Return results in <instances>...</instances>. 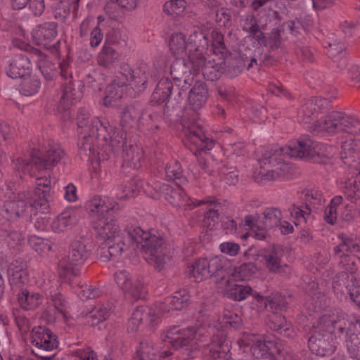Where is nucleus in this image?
<instances>
[{"instance_id":"nucleus-1","label":"nucleus","mask_w":360,"mask_h":360,"mask_svg":"<svg viewBox=\"0 0 360 360\" xmlns=\"http://www.w3.org/2000/svg\"><path fill=\"white\" fill-rule=\"evenodd\" d=\"M114 226V224L105 225L103 223L98 227L102 237L112 240L108 250L102 248L101 257L104 262L116 258L131 249L135 252L140 249L145 254L146 260L159 271L170 260L169 252L160 235L144 231L139 226L132 225L117 232Z\"/></svg>"},{"instance_id":"nucleus-2","label":"nucleus","mask_w":360,"mask_h":360,"mask_svg":"<svg viewBox=\"0 0 360 360\" xmlns=\"http://www.w3.org/2000/svg\"><path fill=\"white\" fill-rule=\"evenodd\" d=\"M333 150L332 146L314 141L309 136H302L285 146H261L255 152L258 162L261 165L269 166L266 169L261 167L255 179L257 182L264 183L279 178H288L291 166L285 162V158H305L319 162L322 161V158L332 156Z\"/></svg>"},{"instance_id":"nucleus-3","label":"nucleus","mask_w":360,"mask_h":360,"mask_svg":"<svg viewBox=\"0 0 360 360\" xmlns=\"http://www.w3.org/2000/svg\"><path fill=\"white\" fill-rule=\"evenodd\" d=\"M35 184L33 191L13 194L0 205V239L8 245H18L23 239L17 224L27 216L30 210L39 208L45 210L49 207L51 191L49 177H38Z\"/></svg>"},{"instance_id":"nucleus-4","label":"nucleus","mask_w":360,"mask_h":360,"mask_svg":"<svg viewBox=\"0 0 360 360\" xmlns=\"http://www.w3.org/2000/svg\"><path fill=\"white\" fill-rule=\"evenodd\" d=\"M89 111L85 108L79 110L77 125L82 129V136L79 142V154L91 162L101 161L109 158V151H117L124 143L125 134L115 128L109 130V122L105 119L94 117L90 122Z\"/></svg>"},{"instance_id":"nucleus-5","label":"nucleus","mask_w":360,"mask_h":360,"mask_svg":"<svg viewBox=\"0 0 360 360\" xmlns=\"http://www.w3.org/2000/svg\"><path fill=\"white\" fill-rule=\"evenodd\" d=\"M346 315L334 309L323 314L313 325V334L308 340L312 353L325 356L333 354L337 348L336 338L346 328Z\"/></svg>"},{"instance_id":"nucleus-6","label":"nucleus","mask_w":360,"mask_h":360,"mask_svg":"<svg viewBox=\"0 0 360 360\" xmlns=\"http://www.w3.org/2000/svg\"><path fill=\"white\" fill-rule=\"evenodd\" d=\"M316 114V108H313V104L308 101L298 111L299 121L304 124H312V126L307 127L317 134L326 133L333 135L346 132L357 134L360 132V120L351 115L340 111H331L320 120L314 122Z\"/></svg>"},{"instance_id":"nucleus-7","label":"nucleus","mask_w":360,"mask_h":360,"mask_svg":"<svg viewBox=\"0 0 360 360\" xmlns=\"http://www.w3.org/2000/svg\"><path fill=\"white\" fill-rule=\"evenodd\" d=\"M155 77L144 62L139 63L135 70H132L127 65L123 66L121 75L117 77L106 87L103 98L104 105L116 106L117 101L122 97L124 91L130 97H136L146 89L149 78Z\"/></svg>"},{"instance_id":"nucleus-8","label":"nucleus","mask_w":360,"mask_h":360,"mask_svg":"<svg viewBox=\"0 0 360 360\" xmlns=\"http://www.w3.org/2000/svg\"><path fill=\"white\" fill-rule=\"evenodd\" d=\"M65 158L64 150L58 143L52 140H44L38 148H32L30 160L18 158L13 160V163L15 169L20 174L34 176L37 175V172L49 169L60 163Z\"/></svg>"},{"instance_id":"nucleus-9","label":"nucleus","mask_w":360,"mask_h":360,"mask_svg":"<svg viewBox=\"0 0 360 360\" xmlns=\"http://www.w3.org/2000/svg\"><path fill=\"white\" fill-rule=\"evenodd\" d=\"M213 52L219 56L217 59H212L205 63V58L202 50L195 48V51L188 55V59L192 66L197 72L202 70L205 79L212 82L218 81L221 79L225 73V44L224 43V35L221 34H213Z\"/></svg>"},{"instance_id":"nucleus-10","label":"nucleus","mask_w":360,"mask_h":360,"mask_svg":"<svg viewBox=\"0 0 360 360\" xmlns=\"http://www.w3.org/2000/svg\"><path fill=\"white\" fill-rule=\"evenodd\" d=\"M120 209L118 204L112 201L108 197L95 196L87 205V210L91 215L95 217L97 219L94 223V229L96 231V237L100 240H103L105 243V250L108 249L109 245L112 243V240L108 238L102 237L100 234V224H114L117 232H121V230L115 220L117 211Z\"/></svg>"},{"instance_id":"nucleus-11","label":"nucleus","mask_w":360,"mask_h":360,"mask_svg":"<svg viewBox=\"0 0 360 360\" xmlns=\"http://www.w3.org/2000/svg\"><path fill=\"white\" fill-rule=\"evenodd\" d=\"M225 262L222 256H214L210 259L200 258L190 267V275L196 282L211 277L217 290L225 297Z\"/></svg>"},{"instance_id":"nucleus-12","label":"nucleus","mask_w":360,"mask_h":360,"mask_svg":"<svg viewBox=\"0 0 360 360\" xmlns=\"http://www.w3.org/2000/svg\"><path fill=\"white\" fill-rule=\"evenodd\" d=\"M341 242L334 248V252L337 257H340V264L343 271L338 274L334 281L333 288L337 286H345L347 283H352V277L353 281L356 280L353 275L356 269L355 257L345 252L357 253L360 252V239L340 238Z\"/></svg>"},{"instance_id":"nucleus-13","label":"nucleus","mask_w":360,"mask_h":360,"mask_svg":"<svg viewBox=\"0 0 360 360\" xmlns=\"http://www.w3.org/2000/svg\"><path fill=\"white\" fill-rule=\"evenodd\" d=\"M356 145L354 140L345 141L342 144L341 158L345 164L349 165L350 172L353 175L351 178L341 181L340 189L347 200L354 202L360 198V157L355 160Z\"/></svg>"},{"instance_id":"nucleus-14","label":"nucleus","mask_w":360,"mask_h":360,"mask_svg":"<svg viewBox=\"0 0 360 360\" xmlns=\"http://www.w3.org/2000/svg\"><path fill=\"white\" fill-rule=\"evenodd\" d=\"M238 344L240 348L250 347L251 354L257 359L274 356L275 352H277V360H300L297 355L290 350L281 352L277 348L275 341L267 336L244 334L238 341Z\"/></svg>"},{"instance_id":"nucleus-15","label":"nucleus","mask_w":360,"mask_h":360,"mask_svg":"<svg viewBox=\"0 0 360 360\" xmlns=\"http://www.w3.org/2000/svg\"><path fill=\"white\" fill-rule=\"evenodd\" d=\"M184 144L196 157L198 165L202 172H207L208 165L207 159L202 152L210 150L214 146L213 141L208 138L204 133L203 126L193 122H185L184 124Z\"/></svg>"},{"instance_id":"nucleus-16","label":"nucleus","mask_w":360,"mask_h":360,"mask_svg":"<svg viewBox=\"0 0 360 360\" xmlns=\"http://www.w3.org/2000/svg\"><path fill=\"white\" fill-rule=\"evenodd\" d=\"M90 255V250L84 242L73 241L69 248L67 257L58 263V274L61 279L70 282L79 274L80 267Z\"/></svg>"},{"instance_id":"nucleus-17","label":"nucleus","mask_w":360,"mask_h":360,"mask_svg":"<svg viewBox=\"0 0 360 360\" xmlns=\"http://www.w3.org/2000/svg\"><path fill=\"white\" fill-rule=\"evenodd\" d=\"M208 39L206 35L201 31L195 30L186 40L185 35L181 32L172 34L169 46L172 53L176 57L187 56L186 50L188 49L189 55L195 51V48L199 50L204 49L207 46Z\"/></svg>"},{"instance_id":"nucleus-18","label":"nucleus","mask_w":360,"mask_h":360,"mask_svg":"<svg viewBox=\"0 0 360 360\" xmlns=\"http://www.w3.org/2000/svg\"><path fill=\"white\" fill-rule=\"evenodd\" d=\"M198 335H200V330L194 327L181 328L179 326H173L166 331L163 340L175 349L186 351L188 357L193 358L191 343Z\"/></svg>"},{"instance_id":"nucleus-19","label":"nucleus","mask_w":360,"mask_h":360,"mask_svg":"<svg viewBox=\"0 0 360 360\" xmlns=\"http://www.w3.org/2000/svg\"><path fill=\"white\" fill-rule=\"evenodd\" d=\"M152 186L157 193L162 195L174 207H183L184 210H192L196 207V200L188 197L179 184L172 187L167 184L155 181Z\"/></svg>"},{"instance_id":"nucleus-20","label":"nucleus","mask_w":360,"mask_h":360,"mask_svg":"<svg viewBox=\"0 0 360 360\" xmlns=\"http://www.w3.org/2000/svg\"><path fill=\"white\" fill-rule=\"evenodd\" d=\"M208 96V91L205 84L203 82H196L193 88L189 91L188 105L190 112H186V115L182 120V128L185 122H193L196 126L197 123L202 122L198 120V110L205 103Z\"/></svg>"},{"instance_id":"nucleus-21","label":"nucleus","mask_w":360,"mask_h":360,"mask_svg":"<svg viewBox=\"0 0 360 360\" xmlns=\"http://www.w3.org/2000/svg\"><path fill=\"white\" fill-rule=\"evenodd\" d=\"M197 73V70H194L191 61L188 59V55L186 57H176L170 67V74L175 82L176 86H179L180 84L176 82L184 81V85L181 88H178V96L181 97L183 93L192 84L193 77L192 74Z\"/></svg>"},{"instance_id":"nucleus-22","label":"nucleus","mask_w":360,"mask_h":360,"mask_svg":"<svg viewBox=\"0 0 360 360\" xmlns=\"http://www.w3.org/2000/svg\"><path fill=\"white\" fill-rule=\"evenodd\" d=\"M115 281L123 292L135 300L144 299L146 290L142 278H133L131 274L127 270L117 271L114 275Z\"/></svg>"},{"instance_id":"nucleus-23","label":"nucleus","mask_w":360,"mask_h":360,"mask_svg":"<svg viewBox=\"0 0 360 360\" xmlns=\"http://www.w3.org/2000/svg\"><path fill=\"white\" fill-rule=\"evenodd\" d=\"M56 286L51 285L50 281L48 283L44 281V284L41 285V288L46 295L47 303H50L47 313L56 319H65L68 317L69 302Z\"/></svg>"},{"instance_id":"nucleus-24","label":"nucleus","mask_w":360,"mask_h":360,"mask_svg":"<svg viewBox=\"0 0 360 360\" xmlns=\"http://www.w3.org/2000/svg\"><path fill=\"white\" fill-rule=\"evenodd\" d=\"M56 27V23L54 22H48L37 26L31 32L33 42L50 50L54 54L58 53L60 41H54L57 36Z\"/></svg>"},{"instance_id":"nucleus-25","label":"nucleus","mask_w":360,"mask_h":360,"mask_svg":"<svg viewBox=\"0 0 360 360\" xmlns=\"http://www.w3.org/2000/svg\"><path fill=\"white\" fill-rule=\"evenodd\" d=\"M284 250L278 245L269 246L261 251V261L271 273H287L289 266L283 262Z\"/></svg>"},{"instance_id":"nucleus-26","label":"nucleus","mask_w":360,"mask_h":360,"mask_svg":"<svg viewBox=\"0 0 360 360\" xmlns=\"http://www.w3.org/2000/svg\"><path fill=\"white\" fill-rule=\"evenodd\" d=\"M120 127H112L108 125V129H123L126 131L127 128H131L137 126V124H144L145 113L143 108L138 103H131L120 108Z\"/></svg>"},{"instance_id":"nucleus-27","label":"nucleus","mask_w":360,"mask_h":360,"mask_svg":"<svg viewBox=\"0 0 360 360\" xmlns=\"http://www.w3.org/2000/svg\"><path fill=\"white\" fill-rule=\"evenodd\" d=\"M122 130L125 134V140L124 143L122 146L121 149L115 151V150H110L109 151V158H111L112 155L118 154L120 152L122 153V158H123V163H122V168L124 169V172L128 168H131L133 169H137L140 168L142 165V161L143 158V149L138 146H133L130 145L129 147L126 148V150H124V146L126 144V140H127V132ZM107 160H101V161H96L97 162H101L103 161Z\"/></svg>"},{"instance_id":"nucleus-28","label":"nucleus","mask_w":360,"mask_h":360,"mask_svg":"<svg viewBox=\"0 0 360 360\" xmlns=\"http://www.w3.org/2000/svg\"><path fill=\"white\" fill-rule=\"evenodd\" d=\"M31 342L32 345L44 351H52L58 344L56 336L45 326L34 327L32 330Z\"/></svg>"},{"instance_id":"nucleus-29","label":"nucleus","mask_w":360,"mask_h":360,"mask_svg":"<svg viewBox=\"0 0 360 360\" xmlns=\"http://www.w3.org/2000/svg\"><path fill=\"white\" fill-rule=\"evenodd\" d=\"M31 58L27 54H16L8 61L6 72L8 77L18 79L29 75L32 70Z\"/></svg>"},{"instance_id":"nucleus-30","label":"nucleus","mask_w":360,"mask_h":360,"mask_svg":"<svg viewBox=\"0 0 360 360\" xmlns=\"http://www.w3.org/2000/svg\"><path fill=\"white\" fill-rule=\"evenodd\" d=\"M25 267V264L18 260L13 261L8 266V281L13 293L18 292L21 288H27L25 284L28 282V274Z\"/></svg>"},{"instance_id":"nucleus-31","label":"nucleus","mask_w":360,"mask_h":360,"mask_svg":"<svg viewBox=\"0 0 360 360\" xmlns=\"http://www.w3.org/2000/svg\"><path fill=\"white\" fill-rule=\"evenodd\" d=\"M158 318L159 315L155 307H138L131 315L127 329L131 332H135L143 321L149 324H153Z\"/></svg>"},{"instance_id":"nucleus-32","label":"nucleus","mask_w":360,"mask_h":360,"mask_svg":"<svg viewBox=\"0 0 360 360\" xmlns=\"http://www.w3.org/2000/svg\"><path fill=\"white\" fill-rule=\"evenodd\" d=\"M190 295L186 290L175 292L172 296L167 297L162 303L155 306L159 316L172 310H181L187 306Z\"/></svg>"},{"instance_id":"nucleus-33","label":"nucleus","mask_w":360,"mask_h":360,"mask_svg":"<svg viewBox=\"0 0 360 360\" xmlns=\"http://www.w3.org/2000/svg\"><path fill=\"white\" fill-rule=\"evenodd\" d=\"M170 354L172 353L169 351L160 352V347L158 345L150 341L144 340L140 343L133 360H161Z\"/></svg>"},{"instance_id":"nucleus-34","label":"nucleus","mask_w":360,"mask_h":360,"mask_svg":"<svg viewBox=\"0 0 360 360\" xmlns=\"http://www.w3.org/2000/svg\"><path fill=\"white\" fill-rule=\"evenodd\" d=\"M15 294L18 305L25 310L35 309L43 302V297L40 293L30 290L27 288H21Z\"/></svg>"},{"instance_id":"nucleus-35","label":"nucleus","mask_w":360,"mask_h":360,"mask_svg":"<svg viewBox=\"0 0 360 360\" xmlns=\"http://www.w3.org/2000/svg\"><path fill=\"white\" fill-rule=\"evenodd\" d=\"M206 205V210L203 212L202 225L207 227L215 226L219 222V213L224 210L223 205L217 202H209L196 200V206Z\"/></svg>"},{"instance_id":"nucleus-36","label":"nucleus","mask_w":360,"mask_h":360,"mask_svg":"<svg viewBox=\"0 0 360 360\" xmlns=\"http://www.w3.org/2000/svg\"><path fill=\"white\" fill-rule=\"evenodd\" d=\"M327 43L328 45V56L337 64L338 68H345L347 65V60L345 57V44L341 40L333 39Z\"/></svg>"},{"instance_id":"nucleus-37","label":"nucleus","mask_w":360,"mask_h":360,"mask_svg":"<svg viewBox=\"0 0 360 360\" xmlns=\"http://www.w3.org/2000/svg\"><path fill=\"white\" fill-rule=\"evenodd\" d=\"M82 96V92L75 88L71 79L66 81L63 89V96L60 100L58 108L66 111L71 105L77 102Z\"/></svg>"},{"instance_id":"nucleus-38","label":"nucleus","mask_w":360,"mask_h":360,"mask_svg":"<svg viewBox=\"0 0 360 360\" xmlns=\"http://www.w3.org/2000/svg\"><path fill=\"white\" fill-rule=\"evenodd\" d=\"M173 84L167 78H162L151 95L150 103L152 105H160L168 101L171 96Z\"/></svg>"},{"instance_id":"nucleus-39","label":"nucleus","mask_w":360,"mask_h":360,"mask_svg":"<svg viewBox=\"0 0 360 360\" xmlns=\"http://www.w3.org/2000/svg\"><path fill=\"white\" fill-rule=\"evenodd\" d=\"M306 210L311 212L319 210L325 203L323 193L317 188H313L304 191V198Z\"/></svg>"},{"instance_id":"nucleus-40","label":"nucleus","mask_w":360,"mask_h":360,"mask_svg":"<svg viewBox=\"0 0 360 360\" xmlns=\"http://www.w3.org/2000/svg\"><path fill=\"white\" fill-rule=\"evenodd\" d=\"M246 63H248L247 65L248 70L253 67L254 64H257V60L252 57L251 54L248 56L247 53H245L240 56L239 59L236 58L235 60L232 61L231 64L230 63L228 72H226V76L230 77L237 76L242 72L243 68L246 65Z\"/></svg>"},{"instance_id":"nucleus-41","label":"nucleus","mask_w":360,"mask_h":360,"mask_svg":"<svg viewBox=\"0 0 360 360\" xmlns=\"http://www.w3.org/2000/svg\"><path fill=\"white\" fill-rule=\"evenodd\" d=\"M131 189L124 190L122 193H115V195L117 199L124 200L129 198H133L137 195L142 190L145 192L148 191V188L153 185L150 183L145 184L139 176H134L131 179Z\"/></svg>"},{"instance_id":"nucleus-42","label":"nucleus","mask_w":360,"mask_h":360,"mask_svg":"<svg viewBox=\"0 0 360 360\" xmlns=\"http://www.w3.org/2000/svg\"><path fill=\"white\" fill-rule=\"evenodd\" d=\"M76 221V216L73 210H67L58 216L52 223V229L56 232L63 231L66 228L72 226Z\"/></svg>"},{"instance_id":"nucleus-43","label":"nucleus","mask_w":360,"mask_h":360,"mask_svg":"<svg viewBox=\"0 0 360 360\" xmlns=\"http://www.w3.org/2000/svg\"><path fill=\"white\" fill-rule=\"evenodd\" d=\"M165 178L168 181H175L176 184L186 182V178L184 174L182 167L177 161L169 162L165 167Z\"/></svg>"},{"instance_id":"nucleus-44","label":"nucleus","mask_w":360,"mask_h":360,"mask_svg":"<svg viewBox=\"0 0 360 360\" xmlns=\"http://www.w3.org/2000/svg\"><path fill=\"white\" fill-rule=\"evenodd\" d=\"M112 311V304L110 302L101 304L91 312V314L87 318L88 323L91 326H97L101 322L105 321Z\"/></svg>"},{"instance_id":"nucleus-45","label":"nucleus","mask_w":360,"mask_h":360,"mask_svg":"<svg viewBox=\"0 0 360 360\" xmlns=\"http://www.w3.org/2000/svg\"><path fill=\"white\" fill-rule=\"evenodd\" d=\"M30 55L32 58L34 56L39 58L36 60L41 73L46 80H52L56 75L55 65L51 62L42 59L43 56L41 55V52L37 49H34L33 53Z\"/></svg>"},{"instance_id":"nucleus-46","label":"nucleus","mask_w":360,"mask_h":360,"mask_svg":"<svg viewBox=\"0 0 360 360\" xmlns=\"http://www.w3.org/2000/svg\"><path fill=\"white\" fill-rule=\"evenodd\" d=\"M119 53L110 46L103 45L99 52L97 61L100 65L108 67L118 61Z\"/></svg>"},{"instance_id":"nucleus-47","label":"nucleus","mask_w":360,"mask_h":360,"mask_svg":"<svg viewBox=\"0 0 360 360\" xmlns=\"http://www.w3.org/2000/svg\"><path fill=\"white\" fill-rule=\"evenodd\" d=\"M269 327L278 332L280 334H283L285 336H289V324H288L285 317L281 314L276 312H273L269 316Z\"/></svg>"},{"instance_id":"nucleus-48","label":"nucleus","mask_w":360,"mask_h":360,"mask_svg":"<svg viewBox=\"0 0 360 360\" xmlns=\"http://www.w3.org/2000/svg\"><path fill=\"white\" fill-rule=\"evenodd\" d=\"M343 202L342 195H336L331 200L325 210L326 221L333 224L337 219V213L340 211Z\"/></svg>"},{"instance_id":"nucleus-49","label":"nucleus","mask_w":360,"mask_h":360,"mask_svg":"<svg viewBox=\"0 0 360 360\" xmlns=\"http://www.w3.org/2000/svg\"><path fill=\"white\" fill-rule=\"evenodd\" d=\"M255 271V266L252 263L243 264L231 273V279L233 281H245L250 279Z\"/></svg>"},{"instance_id":"nucleus-50","label":"nucleus","mask_w":360,"mask_h":360,"mask_svg":"<svg viewBox=\"0 0 360 360\" xmlns=\"http://www.w3.org/2000/svg\"><path fill=\"white\" fill-rule=\"evenodd\" d=\"M41 86V82L37 76L26 78L20 86V92L25 96H31L37 94Z\"/></svg>"},{"instance_id":"nucleus-51","label":"nucleus","mask_w":360,"mask_h":360,"mask_svg":"<svg viewBox=\"0 0 360 360\" xmlns=\"http://www.w3.org/2000/svg\"><path fill=\"white\" fill-rule=\"evenodd\" d=\"M345 345L348 353L354 360L360 359V335L355 333L347 334Z\"/></svg>"},{"instance_id":"nucleus-52","label":"nucleus","mask_w":360,"mask_h":360,"mask_svg":"<svg viewBox=\"0 0 360 360\" xmlns=\"http://www.w3.org/2000/svg\"><path fill=\"white\" fill-rule=\"evenodd\" d=\"M245 221V225L250 228V230L243 236L244 239H246L248 237H252L257 240H262L265 238L264 231L257 226L253 216H246Z\"/></svg>"},{"instance_id":"nucleus-53","label":"nucleus","mask_w":360,"mask_h":360,"mask_svg":"<svg viewBox=\"0 0 360 360\" xmlns=\"http://www.w3.org/2000/svg\"><path fill=\"white\" fill-rule=\"evenodd\" d=\"M224 342L225 338L223 337L216 336L213 338L210 353L214 360H225Z\"/></svg>"},{"instance_id":"nucleus-54","label":"nucleus","mask_w":360,"mask_h":360,"mask_svg":"<svg viewBox=\"0 0 360 360\" xmlns=\"http://www.w3.org/2000/svg\"><path fill=\"white\" fill-rule=\"evenodd\" d=\"M186 6V3L184 0H171L167 1L163 6V11L168 15H180L181 14Z\"/></svg>"},{"instance_id":"nucleus-55","label":"nucleus","mask_w":360,"mask_h":360,"mask_svg":"<svg viewBox=\"0 0 360 360\" xmlns=\"http://www.w3.org/2000/svg\"><path fill=\"white\" fill-rule=\"evenodd\" d=\"M286 304L284 297L279 295H275L273 297H266L265 302L261 304V307L264 305L266 307L267 304H269L270 309L272 310V313L274 311L278 313V311H281L285 309Z\"/></svg>"},{"instance_id":"nucleus-56","label":"nucleus","mask_w":360,"mask_h":360,"mask_svg":"<svg viewBox=\"0 0 360 360\" xmlns=\"http://www.w3.org/2000/svg\"><path fill=\"white\" fill-rule=\"evenodd\" d=\"M290 215L294 219L295 226L300 225L302 223H307L310 216L311 211L309 210H304L299 206L293 205L290 210Z\"/></svg>"},{"instance_id":"nucleus-57","label":"nucleus","mask_w":360,"mask_h":360,"mask_svg":"<svg viewBox=\"0 0 360 360\" xmlns=\"http://www.w3.org/2000/svg\"><path fill=\"white\" fill-rule=\"evenodd\" d=\"M252 288L243 285H236L235 288L229 290L226 293L229 297L235 300L241 301L245 300L251 292Z\"/></svg>"},{"instance_id":"nucleus-58","label":"nucleus","mask_w":360,"mask_h":360,"mask_svg":"<svg viewBox=\"0 0 360 360\" xmlns=\"http://www.w3.org/2000/svg\"><path fill=\"white\" fill-rule=\"evenodd\" d=\"M266 225L268 226H278L281 219V212L274 207H268L264 212Z\"/></svg>"},{"instance_id":"nucleus-59","label":"nucleus","mask_w":360,"mask_h":360,"mask_svg":"<svg viewBox=\"0 0 360 360\" xmlns=\"http://www.w3.org/2000/svg\"><path fill=\"white\" fill-rule=\"evenodd\" d=\"M13 315L16 325L22 333H26L30 330L31 326L30 320L24 312L16 309L13 311Z\"/></svg>"},{"instance_id":"nucleus-60","label":"nucleus","mask_w":360,"mask_h":360,"mask_svg":"<svg viewBox=\"0 0 360 360\" xmlns=\"http://www.w3.org/2000/svg\"><path fill=\"white\" fill-rule=\"evenodd\" d=\"M78 294L82 299H95L101 295V291L92 285H83L80 286Z\"/></svg>"},{"instance_id":"nucleus-61","label":"nucleus","mask_w":360,"mask_h":360,"mask_svg":"<svg viewBox=\"0 0 360 360\" xmlns=\"http://www.w3.org/2000/svg\"><path fill=\"white\" fill-rule=\"evenodd\" d=\"M346 289L350 299L360 308V285L356 280L353 281L352 277V283H347Z\"/></svg>"},{"instance_id":"nucleus-62","label":"nucleus","mask_w":360,"mask_h":360,"mask_svg":"<svg viewBox=\"0 0 360 360\" xmlns=\"http://www.w3.org/2000/svg\"><path fill=\"white\" fill-rule=\"evenodd\" d=\"M335 92L333 93V95L328 96L326 98L322 97H313L309 101L313 104V108H316L317 112L323 110L324 109H327L330 106V100L333 98H335Z\"/></svg>"},{"instance_id":"nucleus-63","label":"nucleus","mask_w":360,"mask_h":360,"mask_svg":"<svg viewBox=\"0 0 360 360\" xmlns=\"http://www.w3.org/2000/svg\"><path fill=\"white\" fill-rule=\"evenodd\" d=\"M347 79L350 84L360 87V66L352 65L347 70Z\"/></svg>"},{"instance_id":"nucleus-64","label":"nucleus","mask_w":360,"mask_h":360,"mask_svg":"<svg viewBox=\"0 0 360 360\" xmlns=\"http://www.w3.org/2000/svg\"><path fill=\"white\" fill-rule=\"evenodd\" d=\"M249 39L254 47L257 49H259L260 47L266 44V38L265 37L264 33L261 32L259 29L255 30V32L251 33V35L249 36Z\"/></svg>"}]
</instances>
